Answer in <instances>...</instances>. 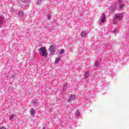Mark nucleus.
Wrapping results in <instances>:
<instances>
[{
  "mask_svg": "<svg viewBox=\"0 0 129 129\" xmlns=\"http://www.w3.org/2000/svg\"><path fill=\"white\" fill-rule=\"evenodd\" d=\"M4 23H5V19L4 17L0 16V26L4 25Z\"/></svg>",
  "mask_w": 129,
  "mask_h": 129,
  "instance_id": "obj_7",
  "label": "nucleus"
},
{
  "mask_svg": "<svg viewBox=\"0 0 129 129\" xmlns=\"http://www.w3.org/2000/svg\"><path fill=\"white\" fill-rule=\"evenodd\" d=\"M124 7V4L123 3L119 5V8L120 10H122V9H123Z\"/></svg>",
  "mask_w": 129,
  "mask_h": 129,
  "instance_id": "obj_14",
  "label": "nucleus"
},
{
  "mask_svg": "<svg viewBox=\"0 0 129 129\" xmlns=\"http://www.w3.org/2000/svg\"><path fill=\"white\" fill-rule=\"evenodd\" d=\"M30 113L31 114V115H35V111L34 110V108H31L30 110Z\"/></svg>",
  "mask_w": 129,
  "mask_h": 129,
  "instance_id": "obj_9",
  "label": "nucleus"
},
{
  "mask_svg": "<svg viewBox=\"0 0 129 129\" xmlns=\"http://www.w3.org/2000/svg\"><path fill=\"white\" fill-rule=\"evenodd\" d=\"M38 51L39 52L40 55L42 56V57H45L47 58L48 57V53H47V51L44 47H40Z\"/></svg>",
  "mask_w": 129,
  "mask_h": 129,
  "instance_id": "obj_2",
  "label": "nucleus"
},
{
  "mask_svg": "<svg viewBox=\"0 0 129 129\" xmlns=\"http://www.w3.org/2000/svg\"><path fill=\"white\" fill-rule=\"evenodd\" d=\"M60 60H61L60 58H56L55 60V63L57 64V63H59V62H60Z\"/></svg>",
  "mask_w": 129,
  "mask_h": 129,
  "instance_id": "obj_17",
  "label": "nucleus"
},
{
  "mask_svg": "<svg viewBox=\"0 0 129 129\" xmlns=\"http://www.w3.org/2000/svg\"><path fill=\"white\" fill-rule=\"evenodd\" d=\"M47 19L50 21V19H51V15L50 14H47Z\"/></svg>",
  "mask_w": 129,
  "mask_h": 129,
  "instance_id": "obj_18",
  "label": "nucleus"
},
{
  "mask_svg": "<svg viewBox=\"0 0 129 129\" xmlns=\"http://www.w3.org/2000/svg\"><path fill=\"white\" fill-rule=\"evenodd\" d=\"M98 65H99V61L97 59L95 62V66H96V67H97Z\"/></svg>",
  "mask_w": 129,
  "mask_h": 129,
  "instance_id": "obj_13",
  "label": "nucleus"
},
{
  "mask_svg": "<svg viewBox=\"0 0 129 129\" xmlns=\"http://www.w3.org/2000/svg\"><path fill=\"white\" fill-rule=\"evenodd\" d=\"M49 50L51 54H52V55H54V54H55V47H54L53 45H51L49 46Z\"/></svg>",
  "mask_w": 129,
  "mask_h": 129,
  "instance_id": "obj_3",
  "label": "nucleus"
},
{
  "mask_svg": "<svg viewBox=\"0 0 129 129\" xmlns=\"http://www.w3.org/2000/svg\"><path fill=\"white\" fill-rule=\"evenodd\" d=\"M106 18L105 15L102 14V16L100 18V23H104Z\"/></svg>",
  "mask_w": 129,
  "mask_h": 129,
  "instance_id": "obj_5",
  "label": "nucleus"
},
{
  "mask_svg": "<svg viewBox=\"0 0 129 129\" xmlns=\"http://www.w3.org/2000/svg\"><path fill=\"white\" fill-rule=\"evenodd\" d=\"M75 114H76V116H77V117H78L79 116V115H80V112L79 111V110H77L76 111Z\"/></svg>",
  "mask_w": 129,
  "mask_h": 129,
  "instance_id": "obj_11",
  "label": "nucleus"
},
{
  "mask_svg": "<svg viewBox=\"0 0 129 129\" xmlns=\"http://www.w3.org/2000/svg\"><path fill=\"white\" fill-rule=\"evenodd\" d=\"M74 100H75V96L74 95H71L68 99V102H71Z\"/></svg>",
  "mask_w": 129,
  "mask_h": 129,
  "instance_id": "obj_4",
  "label": "nucleus"
},
{
  "mask_svg": "<svg viewBox=\"0 0 129 129\" xmlns=\"http://www.w3.org/2000/svg\"><path fill=\"white\" fill-rule=\"evenodd\" d=\"M14 117H15V115H14V114H12L10 116V119H14Z\"/></svg>",
  "mask_w": 129,
  "mask_h": 129,
  "instance_id": "obj_19",
  "label": "nucleus"
},
{
  "mask_svg": "<svg viewBox=\"0 0 129 129\" xmlns=\"http://www.w3.org/2000/svg\"><path fill=\"white\" fill-rule=\"evenodd\" d=\"M89 76V72H86L85 74V79H86V78H88Z\"/></svg>",
  "mask_w": 129,
  "mask_h": 129,
  "instance_id": "obj_10",
  "label": "nucleus"
},
{
  "mask_svg": "<svg viewBox=\"0 0 129 129\" xmlns=\"http://www.w3.org/2000/svg\"><path fill=\"white\" fill-rule=\"evenodd\" d=\"M18 15H19V17H23L24 16V12L22 11L19 12Z\"/></svg>",
  "mask_w": 129,
  "mask_h": 129,
  "instance_id": "obj_15",
  "label": "nucleus"
},
{
  "mask_svg": "<svg viewBox=\"0 0 129 129\" xmlns=\"http://www.w3.org/2000/svg\"><path fill=\"white\" fill-rule=\"evenodd\" d=\"M42 4V0H38L37 2V5H41Z\"/></svg>",
  "mask_w": 129,
  "mask_h": 129,
  "instance_id": "obj_20",
  "label": "nucleus"
},
{
  "mask_svg": "<svg viewBox=\"0 0 129 129\" xmlns=\"http://www.w3.org/2000/svg\"><path fill=\"white\" fill-rule=\"evenodd\" d=\"M123 0H117V3H121L122 2Z\"/></svg>",
  "mask_w": 129,
  "mask_h": 129,
  "instance_id": "obj_22",
  "label": "nucleus"
},
{
  "mask_svg": "<svg viewBox=\"0 0 129 129\" xmlns=\"http://www.w3.org/2000/svg\"><path fill=\"white\" fill-rule=\"evenodd\" d=\"M81 35L83 38H85L87 35V33H86V31H83L81 33Z\"/></svg>",
  "mask_w": 129,
  "mask_h": 129,
  "instance_id": "obj_8",
  "label": "nucleus"
},
{
  "mask_svg": "<svg viewBox=\"0 0 129 129\" xmlns=\"http://www.w3.org/2000/svg\"><path fill=\"white\" fill-rule=\"evenodd\" d=\"M22 3H26V2L29 1V0H20Z\"/></svg>",
  "mask_w": 129,
  "mask_h": 129,
  "instance_id": "obj_21",
  "label": "nucleus"
},
{
  "mask_svg": "<svg viewBox=\"0 0 129 129\" xmlns=\"http://www.w3.org/2000/svg\"><path fill=\"white\" fill-rule=\"evenodd\" d=\"M43 129H46V127L45 126H43Z\"/></svg>",
  "mask_w": 129,
  "mask_h": 129,
  "instance_id": "obj_26",
  "label": "nucleus"
},
{
  "mask_svg": "<svg viewBox=\"0 0 129 129\" xmlns=\"http://www.w3.org/2000/svg\"><path fill=\"white\" fill-rule=\"evenodd\" d=\"M64 52H65V50L63 49H62L60 50V51L59 52V55H62V54H64Z\"/></svg>",
  "mask_w": 129,
  "mask_h": 129,
  "instance_id": "obj_16",
  "label": "nucleus"
},
{
  "mask_svg": "<svg viewBox=\"0 0 129 129\" xmlns=\"http://www.w3.org/2000/svg\"><path fill=\"white\" fill-rule=\"evenodd\" d=\"M32 104L33 106H35V107H36V106L38 105V101L37 100H33L32 101Z\"/></svg>",
  "mask_w": 129,
  "mask_h": 129,
  "instance_id": "obj_6",
  "label": "nucleus"
},
{
  "mask_svg": "<svg viewBox=\"0 0 129 129\" xmlns=\"http://www.w3.org/2000/svg\"><path fill=\"white\" fill-rule=\"evenodd\" d=\"M0 129H7L5 126H2L0 128Z\"/></svg>",
  "mask_w": 129,
  "mask_h": 129,
  "instance_id": "obj_24",
  "label": "nucleus"
},
{
  "mask_svg": "<svg viewBox=\"0 0 129 129\" xmlns=\"http://www.w3.org/2000/svg\"><path fill=\"white\" fill-rule=\"evenodd\" d=\"M67 88V84H64L63 87L62 88V91H66Z\"/></svg>",
  "mask_w": 129,
  "mask_h": 129,
  "instance_id": "obj_12",
  "label": "nucleus"
},
{
  "mask_svg": "<svg viewBox=\"0 0 129 129\" xmlns=\"http://www.w3.org/2000/svg\"><path fill=\"white\" fill-rule=\"evenodd\" d=\"M12 78H15V75L12 76Z\"/></svg>",
  "mask_w": 129,
  "mask_h": 129,
  "instance_id": "obj_25",
  "label": "nucleus"
},
{
  "mask_svg": "<svg viewBox=\"0 0 129 129\" xmlns=\"http://www.w3.org/2000/svg\"><path fill=\"white\" fill-rule=\"evenodd\" d=\"M112 33H114V34H115V33H116V29H114V30L113 31Z\"/></svg>",
  "mask_w": 129,
  "mask_h": 129,
  "instance_id": "obj_23",
  "label": "nucleus"
},
{
  "mask_svg": "<svg viewBox=\"0 0 129 129\" xmlns=\"http://www.w3.org/2000/svg\"><path fill=\"white\" fill-rule=\"evenodd\" d=\"M124 15V14L123 13H117L115 14V16L113 19V23L114 25H116L118 21H121V20H122V18H123Z\"/></svg>",
  "mask_w": 129,
  "mask_h": 129,
  "instance_id": "obj_1",
  "label": "nucleus"
}]
</instances>
